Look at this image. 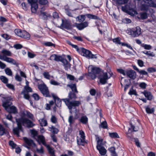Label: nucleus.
Wrapping results in <instances>:
<instances>
[{"mask_svg": "<svg viewBox=\"0 0 156 156\" xmlns=\"http://www.w3.org/2000/svg\"><path fill=\"white\" fill-rule=\"evenodd\" d=\"M142 52L148 56L154 57L155 55V54L153 52H151V51H142Z\"/></svg>", "mask_w": 156, "mask_h": 156, "instance_id": "30", "label": "nucleus"}, {"mask_svg": "<svg viewBox=\"0 0 156 156\" xmlns=\"http://www.w3.org/2000/svg\"><path fill=\"white\" fill-rule=\"evenodd\" d=\"M113 41L116 44H121V42H120V40L119 38L117 37L116 38L114 39L113 40Z\"/></svg>", "mask_w": 156, "mask_h": 156, "instance_id": "48", "label": "nucleus"}, {"mask_svg": "<svg viewBox=\"0 0 156 156\" xmlns=\"http://www.w3.org/2000/svg\"><path fill=\"white\" fill-rule=\"evenodd\" d=\"M80 51V53L82 55L84 56L87 58H97V57L95 55L93 54L90 51L84 48H81Z\"/></svg>", "mask_w": 156, "mask_h": 156, "instance_id": "8", "label": "nucleus"}, {"mask_svg": "<svg viewBox=\"0 0 156 156\" xmlns=\"http://www.w3.org/2000/svg\"><path fill=\"white\" fill-rule=\"evenodd\" d=\"M61 62L63 63L64 65L69 63L67 60L66 58H62Z\"/></svg>", "mask_w": 156, "mask_h": 156, "instance_id": "62", "label": "nucleus"}, {"mask_svg": "<svg viewBox=\"0 0 156 156\" xmlns=\"http://www.w3.org/2000/svg\"><path fill=\"white\" fill-rule=\"evenodd\" d=\"M89 22L87 21H84L80 22V23H75L76 27L79 30H82L88 26Z\"/></svg>", "mask_w": 156, "mask_h": 156, "instance_id": "11", "label": "nucleus"}, {"mask_svg": "<svg viewBox=\"0 0 156 156\" xmlns=\"http://www.w3.org/2000/svg\"><path fill=\"white\" fill-rule=\"evenodd\" d=\"M23 30H22L20 29H16L15 30V34L18 36L22 37Z\"/></svg>", "mask_w": 156, "mask_h": 156, "instance_id": "31", "label": "nucleus"}, {"mask_svg": "<svg viewBox=\"0 0 156 156\" xmlns=\"http://www.w3.org/2000/svg\"><path fill=\"white\" fill-rule=\"evenodd\" d=\"M51 129L50 131L54 134H57L58 132V130L54 126H52L50 128Z\"/></svg>", "mask_w": 156, "mask_h": 156, "instance_id": "37", "label": "nucleus"}, {"mask_svg": "<svg viewBox=\"0 0 156 156\" xmlns=\"http://www.w3.org/2000/svg\"><path fill=\"white\" fill-rule=\"evenodd\" d=\"M39 123L41 126H46L47 125V122L46 120L44 118H42L39 120Z\"/></svg>", "mask_w": 156, "mask_h": 156, "instance_id": "24", "label": "nucleus"}, {"mask_svg": "<svg viewBox=\"0 0 156 156\" xmlns=\"http://www.w3.org/2000/svg\"><path fill=\"white\" fill-rule=\"evenodd\" d=\"M62 100L64 102L68 108L70 110V112L71 113L72 115H70L69 117L76 116L77 115L76 109L75 108L74 112L72 111V108H75L76 107H78L81 104L80 101L75 100L70 101L69 99L67 98L62 99Z\"/></svg>", "mask_w": 156, "mask_h": 156, "instance_id": "2", "label": "nucleus"}, {"mask_svg": "<svg viewBox=\"0 0 156 156\" xmlns=\"http://www.w3.org/2000/svg\"><path fill=\"white\" fill-rule=\"evenodd\" d=\"M21 114L23 116L25 117H32L33 116V115L31 113L26 110L22 111Z\"/></svg>", "mask_w": 156, "mask_h": 156, "instance_id": "25", "label": "nucleus"}, {"mask_svg": "<svg viewBox=\"0 0 156 156\" xmlns=\"http://www.w3.org/2000/svg\"><path fill=\"white\" fill-rule=\"evenodd\" d=\"M62 23L60 27L61 29L64 28L67 30H69L71 28V26L69 21L67 20L64 21L62 19Z\"/></svg>", "mask_w": 156, "mask_h": 156, "instance_id": "12", "label": "nucleus"}, {"mask_svg": "<svg viewBox=\"0 0 156 156\" xmlns=\"http://www.w3.org/2000/svg\"><path fill=\"white\" fill-rule=\"evenodd\" d=\"M140 14V17L142 20L146 19L147 18V14L146 12H141Z\"/></svg>", "mask_w": 156, "mask_h": 156, "instance_id": "34", "label": "nucleus"}, {"mask_svg": "<svg viewBox=\"0 0 156 156\" xmlns=\"http://www.w3.org/2000/svg\"><path fill=\"white\" fill-rule=\"evenodd\" d=\"M25 91H23L22 93L24 94V98L27 100H29L30 98V96L28 94H25Z\"/></svg>", "mask_w": 156, "mask_h": 156, "instance_id": "55", "label": "nucleus"}, {"mask_svg": "<svg viewBox=\"0 0 156 156\" xmlns=\"http://www.w3.org/2000/svg\"><path fill=\"white\" fill-rule=\"evenodd\" d=\"M109 135L110 137L112 138L119 137L118 134L116 132L112 133H109Z\"/></svg>", "mask_w": 156, "mask_h": 156, "instance_id": "38", "label": "nucleus"}, {"mask_svg": "<svg viewBox=\"0 0 156 156\" xmlns=\"http://www.w3.org/2000/svg\"><path fill=\"white\" fill-rule=\"evenodd\" d=\"M145 3L146 4H142L141 6V10L147 11L149 6L151 3V0H143Z\"/></svg>", "mask_w": 156, "mask_h": 156, "instance_id": "14", "label": "nucleus"}, {"mask_svg": "<svg viewBox=\"0 0 156 156\" xmlns=\"http://www.w3.org/2000/svg\"><path fill=\"white\" fill-rule=\"evenodd\" d=\"M9 144L13 148H15L16 147V144L12 141H9Z\"/></svg>", "mask_w": 156, "mask_h": 156, "instance_id": "63", "label": "nucleus"}, {"mask_svg": "<svg viewBox=\"0 0 156 156\" xmlns=\"http://www.w3.org/2000/svg\"><path fill=\"white\" fill-rule=\"evenodd\" d=\"M95 137L97 142L96 148L97 149H98V148L103 147L102 143L103 140L101 138H100L98 135H96Z\"/></svg>", "mask_w": 156, "mask_h": 156, "instance_id": "17", "label": "nucleus"}, {"mask_svg": "<svg viewBox=\"0 0 156 156\" xmlns=\"http://www.w3.org/2000/svg\"><path fill=\"white\" fill-rule=\"evenodd\" d=\"M67 87H70L72 90V92L77 93L78 92L76 88V87L75 84L72 83L70 84H68Z\"/></svg>", "mask_w": 156, "mask_h": 156, "instance_id": "21", "label": "nucleus"}, {"mask_svg": "<svg viewBox=\"0 0 156 156\" xmlns=\"http://www.w3.org/2000/svg\"><path fill=\"white\" fill-rule=\"evenodd\" d=\"M109 151L112 154H116L115 149L114 147H111L109 148Z\"/></svg>", "mask_w": 156, "mask_h": 156, "instance_id": "47", "label": "nucleus"}, {"mask_svg": "<svg viewBox=\"0 0 156 156\" xmlns=\"http://www.w3.org/2000/svg\"><path fill=\"white\" fill-rule=\"evenodd\" d=\"M5 73L9 76H12V73L10 69L9 68H6L5 70Z\"/></svg>", "mask_w": 156, "mask_h": 156, "instance_id": "36", "label": "nucleus"}, {"mask_svg": "<svg viewBox=\"0 0 156 156\" xmlns=\"http://www.w3.org/2000/svg\"><path fill=\"white\" fill-rule=\"evenodd\" d=\"M36 151L38 153L41 154H42L44 153V151L42 147H41L40 149L38 148L37 149Z\"/></svg>", "mask_w": 156, "mask_h": 156, "instance_id": "61", "label": "nucleus"}, {"mask_svg": "<svg viewBox=\"0 0 156 156\" xmlns=\"http://www.w3.org/2000/svg\"><path fill=\"white\" fill-rule=\"evenodd\" d=\"M9 132L0 124V136H2L5 134L8 135Z\"/></svg>", "mask_w": 156, "mask_h": 156, "instance_id": "22", "label": "nucleus"}, {"mask_svg": "<svg viewBox=\"0 0 156 156\" xmlns=\"http://www.w3.org/2000/svg\"><path fill=\"white\" fill-rule=\"evenodd\" d=\"M98 76V78L100 79V82L103 84H105L106 83L107 80L110 78V76L108 77V76L107 73H103L101 76Z\"/></svg>", "mask_w": 156, "mask_h": 156, "instance_id": "13", "label": "nucleus"}, {"mask_svg": "<svg viewBox=\"0 0 156 156\" xmlns=\"http://www.w3.org/2000/svg\"><path fill=\"white\" fill-rule=\"evenodd\" d=\"M62 58H63L61 56L56 55L55 61L57 62H61Z\"/></svg>", "mask_w": 156, "mask_h": 156, "instance_id": "59", "label": "nucleus"}, {"mask_svg": "<svg viewBox=\"0 0 156 156\" xmlns=\"http://www.w3.org/2000/svg\"><path fill=\"white\" fill-rule=\"evenodd\" d=\"M38 88L44 96L46 97H51L48 88L45 84H39Z\"/></svg>", "mask_w": 156, "mask_h": 156, "instance_id": "7", "label": "nucleus"}, {"mask_svg": "<svg viewBox=\"0 0 156 156\" xmlns=\"http://www.w3.org/2000/svg\"><path fill=\"white\" fill-rule=\"evenodd\" d=\"M43 75L44 78L48 80L50 79V75L48 72H44L43 73Z\"/></svg>", "mask_w": 156, "mask_h": 156, "instance_id": "40", "label": "nucleus"}, {"mask_svg": "<svg viewBox=\"0 0 156 156\" xmlns=\"http://www.w3.org/2000/svg\"><path fill=\"white\" fill-rule=\"evenodd\" d=\"M44 45L46 46H54V47H55V45L52 43L51 42H44Z\"/></svg>", "mask_w": 156, "mask_h": 156, "instance_id": "45", "label": "nucleus"}, {"mask_svg": "<svg viewBox=\"0 0 156 156\" xmlns=\"http://www.w3.org/2000/svg\"><path fill=\"white\" fill-rule=\"evenodd\" d=\"M28 1L30 4L31 5L33 4L37 5V2L38 1V0H28Z\"/></svg>", "mask_w": 156, "mask_h": 156, "instance_id": "46", "label": "nucleus"}, {"mask_svg": "<svg viewBox=\"0 0 156 156\" xmlns=\"http://www.w3.org/2000/svg\"><path fill=\"white\" fill-rule=\"evenodd\" d=\"M86 17V16L84 15H80L77 16L76 19H78V20L79 22H83L85 20Z\"/></svg>", "mask_w": 156, "mask_h": 156, "instance_id": "26", "label": "nucleus"}, {"mask_svg": "<svg viewBox=\"0 0 156 156\" xmlns=\"http://www.w3.org/2000/svg\"><path fill=\"white\" fill-rule=\"evenodd\" d=\"M50 83L55 85H58L59 84V83L54 80H51L50 81Z\"/></svg>", "mask_w": 156, "mask_h": 156, "instance_id": "64", "label": "nucleus"}, {"mask_svg": "<svg viewBox=\"0 0 156 156\" xmlns=\"http://www.w3.org/2000/svg\"><path fill=\"white\" fill-rule=\"evenodd\" d=\"M147 84L144 82L140 83L139 84V86L143 89H145L146 87Z\"/></svg>", "mask_w": 156, "mask_h": 156, "instance_id": "60", "label": "nucleus"}, {"mask_svg": "<svg viewBox=\"0 0 156 156\" xmlns=\"http://www.w3.org/2000/svg\"><path fill=\"white\" fill-rule=\"evenodd\" d=\"M122 9L124 12L128 13L130 15L133 16L135 14H137V12L133 10L129 9V7L128 5H126L125 6L122 7Z\"/></svg>", "mask_w": 156, "mask_h": 156, "instance_id": "10", "label": "nucleus"}, {"mask_svg": "<svg viewBox=\"0 0 156 156\" xmlns=\"http://www.w3.org/2000/svg\"><path fill=\"white\" fill-rule=\"evenodd\" d=\"M1 81L4 83L7 84L8 82V79L4 76H2L0 77Z\"/></svg>", "mask_w": 156, "mask_h": 156, "instance_id": "32", "label": "nucleus"}, {"mask_svg": "<svg viewBox=\"0 0 156 156\" xmlns=\"http://www.w3.org/2000/svg\"><path fill=\"white\" fill-rule=\"evenodd\" d=\"M38 8L37 5H31V10L32 12L35 13L37 11V9Z\"/></svg>", "mask_w": 156, "mask_h": 156, "instance_id": "35", "label": "nucleus"}, {"mask_svg": "<svg viewBox=\"0 0 156 156\" xmlns=\"http://www.w3.org/2000/svg\"><path fill=\"white\" fill-rule=\"evenodd\" d=\"M142 93L144 95L148 100H151L152 99L153 95L150 92L144 90Z\"/></svg>", "mask_w": 156, "mask_h": 156, "instance_id": "20", "label": "nucleus"}, {"mask_svg": "<svg viewBox=\"0 0 156 156\" xmlns=\"http://www.w3.org/2000/svg\"><path fill=\"white\" fill-rule=\"evenodd\" d=\"M147 71L149 73L154 72L156 71V69L154 67H149L147 69Z\"/></svg>", "mask_w": 156, "mask_h": 156, "instance_id": "44", "label": "nucleus"}, {"mask_svg": "<svg viewBox=\"0 0 156 156\" xmlns=\"http://www.w3.org/2000/svg\"><path fill=\"white\" fill-rule=\"evenodd\" d=\"M39 16L43 19L46 20L48 17L50 15L49 14L46 13L45 12L41 11Z\"/></svg>", "mask_w": 156, "mask_h": 156, "instance_id": "23", "label": "nucleus"}, {"mask_svg": "<svg viewBox=\"0 0 156 156\" xmlns=\"http://www.w3.org/2000/svg\"><path fill=\"white\" fill-rule=\"evenodd\" d=\"M2 53L3 55H0V59L14 65L16 66L18 65V64L16 62L15 60L12 58L7 57V56H11L12 53L10 51L7 50L3 49L2 51Z\"/></svg>", "mask_w": 156, "mask_h": 156, "instance_id": "3", "label": "nucleus"}, {"mask_svg": "<svg viewBox=\"0 0 156 156\" xmlns=\"http://www.w3.org/2000/svg\"><path fill=\"white\" fill-rule=\"evenodd\" d=\"M75 93L72 91H70L69 93L68 94L69 98L68 99H69L70 101V100L75 99L77 97Z\"/></svg>", "mask_w": 156, "mask_h": 156, "instance_id": "28", "label": "nucleus"}, {"mask_svg": "<svg viewBox=\"0 0 156 156\" xmlns=\"http://www.w3.org/2000/svg\"><path fill=\"white\" fill-rule=\"evenodd\" d=\"M32 96L33 97L34 99L36 101L38 100L39 99V96L37 94L35 93L33 94L32 95Z\"/></svg>", "mask_w": 156, "mask_h": 156, "instance_id": "54", "label": "nucleus"}, {"mask_svg": "<svg viewBox=\"0 0 156 156\" xmlns=\"http://www.w3.org/2000/svg\"><path fill=\"white\" fill-rule=\"evenodd\" d=\"M99 151L100 154L101 155H105L107 152V151L103 147L98 148L97 149Z\"/></svg>", "mask_w": 156, "mask_h": 156, "instance_id": "29", "label": "nucleus"}, {"mask_svg": "<svg viewBox=\"0 0 156 156\" xmlns=\"http://www.w3.org/2000/svg\"><path fill=\"white\" fill-rule=\"evenodd\" d=\"M100 127L103 129H107L108 128V125L105 120L101 122L100 125Z\"/></svg>", "mask_w": 156, "mask_h": 156, "instance_id": "33", "label": "nucleus"}, {"mask_svg": "<svg viewBox=\"0 0 156 156\" xmlns=\"http://www.w3.org/2000/svg\"><path fill=\"white\" fill-rule=\"evenodd\" d=\"M38 142L40 144H41L40 141L43 145L46 147L49 153L50 154L51 156H55L54 149L50 147L49 145L46 144L45 141V138L42 135L39 136L38 137Z\"/></svg>", "mask_w": 156, "mask_h": 156, "instance_id": "5", "label": "nucleus"}, {"mask_svg": "<svg viewBox=\"0 0 156 156\" xmlns=\"http://www.w3.org/2000/svg\"><path fill=\"white\" fill-rule=\"evenodd\" d=\"M14 47L16 49H21L23 47V46L20 44H14Z\"/></svg>", "mask_w": 156, "mask_h": 156, "instance_id": "50", "label": "nucleus"}, {"mask_svg": "<svg viewBox=\"0 0 156 156\" xmlns=\"http://www.w3.org/2000/svg\"><path fill=\"white\" fill-rule=\"evenodd\" d=\"M138 73L140 75H147L148 73L144 70H139Z\"/></svg>", "mask_w": 156, "mask_h": 156, "instance_id": "49", "label": "nucleus"}, {"mask_svg": "<svg viewBox=\"0 0 156 156\" xmlns=\"http://www.w3.org/2000/svg\"><path fill=\"white\" fill-rule=\"evenodd\" d=\"M80 122L83 124H86L87 121L88 119L87 118H81L80 119Z\"/></svg>", "mask_w": 156, "mask_h": 156, "instance_id": "51", "label": "nucleus"}, {"mask_svg": "<svg viewBox=\"0 0 156 156\" xmlns=\"http://www.w3.org/2000/svg\"><path fill=\"white\" fill-rule=\"evenodd\" d=\"M52 97L54 100L56 106L58 107H60L61 105L62 101L61 100L57 97L52 95Z\"/></svg>", "mask_w": 156, "mask_h": 156, "instance_id": "19", "label": "nucleus"}, {"mask_svg": "<svg viewBox=\"0 0 156 156\" xmlns=\"http://www.w3.org/2000/svg\"><path fill=\"white\" fill-rule=\"evenodd\" d=\"M1 36L6 40H8L10 38V36L7 34H2Z\"/></svg>", "mask_w": 156, "mask_h": 156, "instance_id": "53", "label": "nucleus"}, {"mask_svg": "<svg viewBox=\"0 0 156 156\" xmlns=\"http://www.w3.org/2000/svg\"><path fill=\"white\" fill-rule=\"evenodd\" d=\"M23 139L25 143L27 145H25V146L28 149H30L29 146H32V145L34 146H35V144L34 143L33 141L32 140L28 139L27 137H24Z\"/></svg>", "mask_w": 156, "mask_h": 156, "instance_id": "15", "label": "nucleus"}, {"mask_svg": "<svg viewBox=\"0 0 156 156\" xmlns=\"http://www.w3.org/2000/svg\"><path fill=\"white\" fill-rule=\"evenodd\" d=\"M137 63L138 65L140 67H142L144 66V62L141 60H137Z\"/></svg>", "mask_w": 156, "mask_h": 156, "instance_id": "52", "label": "nucleus"}, {"mask_svg": "<svg viewBox=\"0 0 156 156\" xmlns=\"http://www.w3.org/2000/svg\"><path fill=\"white\" fill-rule=\"evenodd\" d=\"M141 46L144 47L145 49L147 50H150L151 48V47L150 45L143 44H141Z\"/></svg>", "mask_w": 156, "mask_h": 156, "instance_id": "41", "label": "nucleus"}, {"mask_svg": "<svg viewBox=\"0 0 156 156\" xmlns=\"http://www.w3.org/2000/svg\"><path fill=\"white\" fill-rule=\"evenodd\" d=\"M6 86L9 88L12 89L13 90H15V88L14 86L12 84L7 83L6 84Z\"/></svg>", "mask_w": 156, "mask_h": 156, "instance_id": "57", "label": "nucleus"}, {"mask_svg": "<svg viewBox=\"0 0 156 156\" xmlns=\"http://www.w3.org/2000/svg\"><path fill=\"white\" fill-rule=\"evenodd\" d=\"M90 72L94 75V78H95L97 75L99 74L100 73H101V70L99 68L92 67Z\"/></svg>", "mask_w": 156, "mask_h": 156, "instance_id": "18", "label": "nucleus"}, {"mask_svg": "<svg viewBox=\"0 0 156 156\" xmlns=\"http://www.w3.org/2000/svg\"><path fill=\"white\" fill-rule=\"evenodd\" d=\"M22 37L24 38H28L30 37V34L25 31H23V34Z\"/></svg>", "mask_w": 156, "mask_h": 156, "instance_id": "39", "label": "nucleus"}, {"mask_svg": "<svg viewBox=\"0 0 156 156\" xmlns=\"http://www.w3.org/2000/svg\"><path fill=\"white\" fill-rule=\"evenodd\" d=\"M12 104V103L11 102L10 99L7 98L5 101L3 102L2 106L9 113H12L15 114L17 113V109L14 106H11Z\"/></svg>", "mask_w": 156, "mask_h": 156, "instance_id": "4", "label": "nucleus"}, {"mask_svg": "<svg viewBox=\"0 0 156 156\" xmlns=\"http://www.w3.org/2000/svg\"><path fill=\"white\" fill-rule=\"evenodd\" d=\"M130 33L132 36L137 37L141 34V29L139 27H137L135 28L130 29Z\"/></svg>", "mask_w": 156, "mask_h": 156, "instance_id": "9", "label": "nucleus"}, {"mask_svg": "<svg viewBox=\"0 0 156 156\" xmlns=\"http://www.w3.org/2000/svg\"><path fill=\"white\" fill-rule=\"evenodd\" d=\"M130 124L131 126V128L129 129V134L132 133V132H136L138 130L139 127L138 125L139 124V123L136 118H133L131 119Z\"/></svg>", "mask_w": 156, "mask_h": 156, "instance_id": "6", "label": "nucleus"}, {"mask_svg": "<svg viewBox=\"0 0 156 156\" xmlns=\"http://www.w3.org/2000/svg\"><path fill=\"white\" fill-rule=\"evenodd\" d=\"M129 0H114L117 5H121L127 3Z\"/></svg>", "mask_w": 156, "mask_h": 156, "instance_id": "27", "label": "nucleus"}, {"mask_svg": "<svg viewBox=\"0 0 156 156\" xmlns=\"http://www.w3.org/2000/svg\"><path fill=\"white\" fill-rule=\"evenodd\" d=\"M120 73L123 74L124 76H125L126 75V71H125L124 70L122 69H119L117 70Z\"/></svg>", "mask_w": 156, "mask_h": 156, "instance_id": "56", "label": "nucleus"}, {"mask_svg": "<svg viewBox=\"0 0 156 156\" xmlns=\"http://www.w3.org/2000/svg\"><path fill=\"white\" fill-rule=\"evenodd\" d=\"M146 110L147 113L151 114L154 112V108H149L147 107L146 108Z\"/></svg>", "mask_w": 156, "mask_h": 156, "instance_id": "42", "label": "nucleus"}, {"mask_svg": "<svg viewBox=\"0 0 156 156\" xmlns=\"http://www.w3.org/2000/svg\"><path fill=\"white\" fill-rule=\"evenodd\" d=\"M126 73L127 76L132 79L134 80L136 78V73L133 70L126 71Z\"/></svg>", "mask_w": 156, "mask_h": 156, "instance_id": "16", "label": "nucleus"}, {"mask_svg": "<svg viewBox=\"0 0 156 156\" xmlns=\"http://www.w3.org/2000/svg\"><path fill=\"white\" fill-rule=\"evenodd\" d=\"M17 127L13 129L14 133L18 136H19L20 131H23L22 125L28 128H31L34 126L32 122L27 118H20L16 119Z\"/></svg>", "mask_w": 156, "mask_h": 156, "instance_id": "1", "label": "nucleus"}, {"mask_svg": "<svg viewBox=\"0 0 156 156\" xmlns=\"http://www.w3.org/2000/svg\"><path fill=\"white\" fill-rule=\"evenodd\" d=\"M38 1L40 4L42 5H46L48 2L47 0H38Z\"/></svg>", "mask_w": 156, "mask_h": 156, "instance_id": "43", "label": "nucleus"}, {"mask_svg": "<svg viewBox=\"0 0 156 156\" xmlns=\"http://www.w3.org/2000/svg\"><path fill=\"white\" fill-rule=\"evenodd\" d=\"M24 88L27 92H31L32 91V89L28 86H25Z\"/></svg>", "mask_w": 156, "mask_h": 156, "instance_id": "58", "label": "nucleus"}]
</instances>
